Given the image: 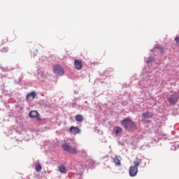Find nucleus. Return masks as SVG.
<instances>
[{"mask_svg": "<svg viewBox=\"0 0 179 179\" xmlns=\"http://www.w3.org/2000/svg\"><path fill=\"white\" fill-rule=\"evenodd\" d=\"M121 124L127 131H135L136 129V124L129 119L126 118L123 120Z\"/></svg>", "mask_w": 179, "mask_h": 179, "instance_id": "nucleus-1", "label": "nucleus"}, {"mask_svg": "<svg viewBox=\"0 0 179 179\" xmlns=\"http://www.w3.org/2000/svg\"><path fill=\"white\" fill-rule=\"evenodd\" d=\"M134 166L129 167V173L130 177H135L138 174V166H141V161H134Z\"/></svg>", "mask_w": 179, "mask_h": 179, "instance_id": "nucleus-2", "label": "nucleus"}, {"mask_svg": "<svg viewBox=\"0 0 179 179\" xmlns=\"http://www.w3.org/2000/svg\"><path fill=\"white\" fill-rule=\"evenodd\" d=\"M179 99V95L178 93L176 92H173L172 94L170 95L168 101L171 106H176L177 104V102Z\"/></svg>", "mask_w": 179, "mask_h": 179, "instance_id": "nucleus-3", "label": "nucleus"}, {"mask_svg": "<svg viewBox=\"0 0 179 179\" xmlns=\"http://www.w3.org/2000/svg\"><path fill=\"white\" fill-rule=\"evenodd\" d=\"M62 149L64 150V152H68V153H71V155H76L78 153V150L73 148H71L69 143L63 144Z\"/></svg>", "mask_w": 179, "mask_h": 179, "instance_id": "nucleus-4", "label": "nucleus"}, {"mask_svg": "<svg viewBox=\"0 0 179 179\" xmlns=\"http://www.w3.org/2000/svg\"><path fill=\"white\" fill-rule=\"evenodd\" d=\"M53 68L54 72L56 75L62 76L65 73L64 69H62V67H61L59 65H55Z\"/></svg>", "mask_w": 179, "mask_h": 179, "instance_id": "nucleus-5", "label": "nucleus"}, {"mask_svg": "<svg viewBox=\"0 0 179 179\" xmlns=\"http://www.w3.org/2000/svg\"><path fill=\"white\" fill-rule=\"evenodd\" d=\"M29 117L31 118H36L37 121L41 120V118L40 117V114H38V112L37 110H31L29 113Z\"/></svg>", "mask_w": 179, "mask_h": 179, "instance_id": "nucleus-6", "label": "nucleus"}, {"mask_svg": "<svg viewBox=\"0 0 179 179\" xmlns=\"http://www.w3.org/2000/svg\"><path fill=\"white\" fill-rule=\"evenodd\" d=\"M74 66L76 69L78 71L82 69V68H83V64H82V61L80 59H75Z\"/></svg>", "mask_w": 179, "mask_h": 179, "instance_id": "nucleus-7", "label": "nucleus"}, {"mask_svg": "<svg viewBox=\"0 0 179 179\" xmlns=\"http://www.w3.org/2000/svg\"><path fill=\"white\" fill-rule=\"evenodd\" d=\"M153 117V113L150 111H147L142 114V119L146 120L148 118H152Z\"/></svg>", "mask_w": 179, "mask_h": 179, "instance_id": "nucleus-8", "label": "nucleus"}, {"mask_svg": "<svg viewBox=\"0 0 179 179\" xmlns=\"http://www.w3.org/2000/svg\"><path fill=\"white\" fill-rule=\"evenodd\" d=\"M70 132H71V134H73V135H76L78 134H80V129H79V127H70Z\"/></svg>", "mask_w": 179, "mask_h": 179, "instance_id": "nucleus-9", "label": "nucleus"}, {"mask_svg": "<svg viewBox=\"0 0 179 179\" xmlns=\"http://www.w3.org/2000/svg\"><path fill=\"white\" fill-rule=\"evenodd\" d=\"M37 96V93L34 91H32L31 93L28 94L26 96L27 100H30V99H32V100H34V99Z\"/></svg>", "mask_w": 179, "mask_h": 179, "instance_id": "nucleus-10", "label": "nucleus"}, {"mask_svg": "<svg viewBox=\"0 0 179 179\" xmlns=\"http://www.w3.org/2000/svg\"><path fill=\"white\" fill-rule=\"evenodd\" d=\"M113 160L115 164L117 166H121V160H120V157L116 155L113 158Z\"/></svg>", "mask_w": 179, "mask_h": 179, "instance_id": "nucleus-11", "label": "nucleus"}, {"mask_svg": "<svg viewBox=\"0 0 179 179\" xmlns=\"http://www.w3.org/2000/svg\"><path fill=\"white\" fill-rule=\"evenodd\" d=\"M76 121H77L78 122H83V115H76Z\"/></svg>", "mask_w": 179, "mask_h": 179, "instance_id": "nucleus-12", "label": "nucleus"}, {"mask_svg": "<svg viewBox=\"0 0 179 179\" xmlns=\"http://www.w3.org/2000/svg\"><path fill=\"white\" fill-rule=\"evenodd\" d=\"M59 170L60 173H62L63 174L66 173V169L65 168L64 166H59Z\"/></svg>", "mask_w": 179, "mask_h": 179, "instance_id": "nucleus-13", "label": "nucleus"}, {"mask_svg": "<svg viewBox=\"0 0 179 179\" xmlns=\"http://www.w3.org/2000/svg\"><path fill=\"white\" fill-rule=\"evenodd\" d=\"M121 132H122V128L120 127H116L115 128V133L116 135H118V134H121Z\"/></svg>", "mask_w": 179, "mask_h": 179, "instance_id": "nucleus-14", "label": "nucleus"}, {"mask_svg": "<svg viewBox=\"0 0 179 179\" xmlns=\"http://www.w3.org/2000/svg\"><path fill=\"white\" fill-rule=\"evenodd\" d=\"M43 169V167L41 166V164H38L36 166V171H41V169Z\"/></svg>", "mask_w": 179, "mask_h": 179, "instance_id": "nucleus-15", "label": "nucleus"}, {"mask_svg": "<svg viewBox=\"0 0 179 179\" xmlns=\"http://www.w3.org/2000/svg\"><path fill=\"white\" fill-rule=\"evenodd\" d=\"M1 52H8V48H3L1 50Z\"/></svg>", "mask_w": 179, "mask_h": 179, "instance_id": "nucleus-16", "label": "nucleus"}, {"mask_svg": "<svg viewBox=\"0 0 179 179\" xmlns=\"http://www.w3.org/2000/svg\"><path fill=\"white\" fill-rule=\"evenodd\" d=\"M175 41L176 42L178 45H179V37L178 36H176V38H175Z\"/></svg>", "mask_w": 179, "mask_h": 179, "instance_id": "nucleus-17", "label": "nucleus"}, {"mask_svg": "<svg viewBox=\"0 0 179 179\" xmlns=\"http://www.w3.org/2000/svg\"><path fill=\"white\" fill-rule=\"evenodd\" d=\"M158 49L159 50L160 52H164V51L162 47L158 48Z\"/></svg>", "mask_w": 179, "mask_h": 179, "instance_id": "nucleus-18", "label": "nucleus"}]
</instances>
